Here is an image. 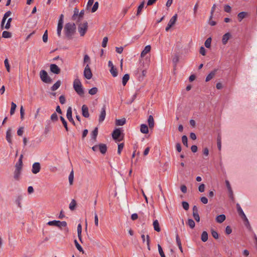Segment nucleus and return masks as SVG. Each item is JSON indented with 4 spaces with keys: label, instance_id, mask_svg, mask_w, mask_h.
Masks as SVG:
<instances>
[{
    "label": "nucleus",
    "instance_id": "obj_1",
    "mask_svg": "<svg viewBox=\"0 0 257 257\" xmlns=\"http://www.w3.org/2000/svg\"><path fill=\"white\" fill-rule=\"evenodd\" d=\"M76 27L74 23H68L64 26V32L68 40H71L76 32Z\"/></svg>",
    "mask_w": 257,
    "mask_h": 257
},
{
    "label": "nucleus",
    "instance_id": "obj_2",
    "mask_svg": "<svg viewBox=\"0 0 257 257\" xmlns=\"http://www.w3.org/2000/svg\"><path fill=\"white\" fill-rule=\"evenodd\" d=\"M73 88L79 96H83L84 95V91L82 84L79 79H76L74 81Z\"/></svg>",
    "mask_w": 257,
    "mask_h": 257
},
{
    "label": "nucleus",
    "instance_id": "obj_3",
    "mask_svg": "<svg viewBox=\"0 0 257 257\" xmlns=\"http://www.w3.org/2000/svg\"><path fill=\"white\" fill-rule=\"evenodd\" d=\"M112 139L116 142H120L123 140L124 135L120 128H115L111 134Z\"/></svg>",
    "mask_w": 257,
    "mask_h": 257
},
{
    "label": "nucleus",
    "instance_id": "obj_4",
    "mask_svg": "<svg viewBox=\"0 0 257 257\" xmlns=\"http://www.w3.org/2000/svg\"><path fill=\"white\" fill-rule=\"evenodd\" d=\"M236 209L237 212L239 214V215L240 216V217L242 219L244 222V225L247 227L250 228L251 227L249 224V222L248 221V219L247 218L246 216H245L244 212L243 211L242 208H241L240 206L238 203L236 204Z\"/></svg>",
    "mask_w": 257,
    "mask_h": 257
},
{
    "label": "nucleus",
    "instance_id": "obj_5",
    "mask_svg": "<svg viewBox=\"0 0 257 257\" xmlns=\"http://www.w3.org/2000/svg\"><path fill=\"white\" fill-rule=\"evenodd\" d=\"M40 77L41 80L44 83H51L52 82V79L48 75L47 71L45 70H42L40 71Z\"/></svg>",
    "mask_w": 257,
    "mask_h": 257
},
{
    "label": "nucleus",
    "instance_id": "obj_6",
    "mask_svg": "<svg viewBox=\"0 0 257 257\" xmlns=\"http://www.w3.org/2000/svg\"><path fill=\"white\" fill-rule=\"evenodd\" d=\"M88 29V23L85 21L83 24H80L78 27V30L81 36H84Z\"/></svg>",
    "mask_w": 257,
    "mask_h": 257
},
{
    "label": "nucleus",
    "instance_id": "obj_7",
    "mask_svg": "<svg viewBox=\"0 0 257 257\" xmlns=\"http://www.w3.org/2000/svg\"><path fill=\"white\" fill-rule=\"evenodd\" d=\"M83 75L84 77L88 80L92 77V73L88 64L86 65L84 68Z\"/></svg>",
    "mask_w": 257,
    "mask_h": 257
},
{
    "label": "nucleus",
    "instance_id": "obj_8",
    "mask_svg": "<svg viewBox=\"0 0 257 257\" xmlns=\"http://www.w3.org/2000/svg\"><path fill=\"white\" fill-rule=\"evenodd\" d=\"M41 170V165L39 162H35L32 165V172L34 174L38 173Z\"/></svg>",
    "mask_w": 257,
    "mask_h": 257
},
{
    "label": "nucleus",
    "instance_id": "obj_9",
    "mask_svg": "<svg viewBox=\"0 0 257 257\" xmlns=\"http://www.w3.org/2000/svg\"><path fill=\"white\" fill-rule=\"evenodd\" d=\"M50 69V71L55 74H59L61 72L60 68L55 64H51Z\"/></svg>",
    "mask_w": 257,
    "mask_h": 257
},
{
    "label": "nucleus",
    "instance_id": "obj_10",
    "mask_svg": "<svg viewBox=\"0 0 257 257\" xmlns=\"http://www.w3.org/2000/svg\"><path fill=\"white\" fill-rule=\"evenodd\" d=\"M72 112L71 107H69L67 110L66 116L68 120L71 122L74 125H75V122L72 118Z\"/></svg>",
    "mask_w": 257,
    "mask_h": 257
},
{
    "label": "nucleus",
    "instance_id": "obj_11",
    "mask_svg": "<svg viewBox=\"0 0 257 257\" xmlns=\"http://www.w3.org/2000/svg\"><path fill=\"white\" fill-rule=\"evenodd\" d=\"M106 106L105 105H104L103 107L101 108V110L100 112V114L99 116V122H102L105 119V115H106Z\"/></svg>",
    "mask_w": 257,
    "mask_h": 257
},
{
    "label": "nucleus",
    "instance_id": "obj_12",
    "mask_svg": "<svg viewBox=\"0 0 257 257\" xmlns=\"http://www.w3.org/2000/svg\"><path fill=\"white\" fill-rule=\"evenodd\" d=\"M193 216L194 219L197 222H199L200 221V216H199V215L198 214V211L197 207L196 205H194L193 207Z\"/></svg>",
    "mask_w": 257,
    "mask_h": 257
},
{
    "label": "nucleus",
    "instance_id": "obj_13",
    "mask_svg": "<svg viewBox=\"0 0 257 257\" xmlns=\"http://www.w3.org/2000/svg\"><path fill=\"white\" fill-rule=\"evenodd\" d=\"M81 109H82V115L84 117H86V118L89 117V113L88 106L86 105H85V104H83L82 106Z\"/></svg>",
    "mask_w": 257,
    "mask_h": 257
},
{
    "label": "nucleus",
    "instance_id": "obj_14",
    "mask_svg": "<svg viewBox=\"0 0 257 257\" xmlns=\"http://www.w3.org/2000/svg\"><path fill=\"white\" fill-rule=\"evenodd\" d=\"M231 35L230 33L228 32L224 34L222 38V43L223 45H226L228 40L231 38Z\"/></svg>",
    "mask_w": 257,
    "mask_h": 257
},
{
    "label": "nucleus",
    "instance_id": "obj_15",
    "mask_svg": "<svg viewBox=\"0 0 257 257\" xmlns=\"http://www.w3.org/2000/svg\"><path fill=\"white\" fill-rule=\"evenodd\" d=\"M218 71V69H214L206 77L205 81L208 82L212 79Z\"/></svg>",
    "mask_w": 257,
    "mask_h": 257
},
{
    "label": "nucleus",
    "instance_id": "obj_16",
    "mask_svg": "<svg viewBox=\"0 0 257 257\" xmlns=\"http://www.w3.org/2000/svg\"><path fill=\"white\" fill-rule=\"evenodd\" d=\"M225 183H226V187H227L228 192H229V196L230 198H231V199H233V191L231 189L229 182L228 180H226Z\"/></svg>",
    "mask_w": 257,
    "mask_h": 257
},
{
    "label": "nucleus",
    "instance_id": "obj_17",
    "mask_svg": "<svg viewBox=\"0 0 257 257\" xmlns=\"http://www.w3.org/2000/svg\"><path fill=\"white\" fill-rule=\"evenodd\" d=\"M107 147L104 144H99L98 145V150L102 154H105L107 151Z\"/></svg>",
    "mask_w": 257,
    "mask_h": 257
},
{
    "label": "nucleus",
    "instance_id": "obj_18",
    "mask_svg": "<svg viewBox=\"0 0 257 257\" xmlns=\"http://www.w3.org/2000/svg\"><path fill=\"white\" fill-rule=\"evenodd\" d=\"M6 140L10 144H12V129L9 128L6 133Z\"/></svg>",
    "mask_w": 257,
    "mask_h": 257
},
{
    "label": "nucleus",
    "instance_id": "obj_19",
    "mask_svg": "<svg viewBox=\"0 0 257 257\" xmlns=\"http://www.w3.org/2000/svg\"><path fill=\"white\" fill-rule=\"evenodd\" d=\"M23 155L21 154L20 156L19 159L18 161V162L16 163L15 165L16 168L18 169H22L23 167Z\"/></svg>",
    "mask_w": 257,
    "mask_h": 257
},
{
    "label": "nucleus",
    "instance_id": "obj_20",
    "mask_svg": "<svg viewBox=\"0 0 257 257\" xmlns=\"http://www.w3.org/2000/svg\"><path fill=\"white\" fill-rule=\"evenodd\" d=\"M148 125L150 129H152L154 126V119L153 116L152 115L149 116L148 119Z\"/></svg>",
    "mask_w": 257,
    "mask_h": 257
},
{
    "label": "nucleus",
    "instance_id": "obj_21",
    "mask_svg": "<svg viewBox=\"0 0 257 257\" xmlns=\"http://www.w3.org/2000/svg\"><path fill=\"white\" fill-rule=\"evenodd\" d=\"M151 49V47L150 45L146 46L141 54V57H144L148 53L150 52Z\"/></svg>",
    "mask_w": 257,
    "mask_h": 257
},
{
    "label": "nucleus",
    "instance_id": "obj_22",
    "mask_svg": "<svg viewBox=\"0 0 257 257\" xmlns=\"http://www.w3.org/2000/svg\"><path fill=\"white\" fill-rule=\"evenodd\" d=\"M247 16V13L245 12H241L238 14L237 19L239 22H241L242 19Z\"/></svg>",
    "mask_w": 257,
    "mask_h": 257
},
{
    "label": "nucleus",
    "instance_id": "obj_23",
    "mask_svg": "<svg viewBox=\"0 0 257 257\" xmlns=\"http://www.w3.org/2000/svg\"><path fill=\"white\" fill-rule=\"evenodd\" d=\"M21 169L16 168L14 171V178L16 180H19L20 178V176L21 173Z\"/></svg>",
    "mask_w": 257,
    "mask_h": 257
},
{
    "label": "nucleus",
    "instance_id": "obj_24",
    "mask_svg": "<svg viewBox=\"0 0 257 257\" xmlns=\"http://www.w3.org/2000/svg\"><path fill=\"white\" fill-rule=\"evenodd\" d=\"M226 219V216L224 214H220L216 216V221L217 222L221 223L223 222Z\"/></svg>",
    "mask_w": 257,
    "mask_h": 257
},
{
    "label": "nucleus",
    "instance_id": "obj_25",
    "mask_svg": "<svg viewBox=\"0 0 257 257\" xmlns=\"http://www.w3.org/2000/svg\"><path fill=\"white\" fill-rule=\"evenodd\" d=\"M98 135V128L96 127L94 130L91 132V139L93 140L94 142L96 140V138Z\"/></svg>",
    "mask_w": 257,
    "mask_h": 257
},
{
    "label": "nucleus",
    "instance_id": "obj_26",
    "mask_svg": "<svg viewBox=\"0 0 257 257\" xmlns=\"http://www.w3.org/2000/svg\"><path fill=\"white\" fill-rule=\"evenodd\" d=\"M140 131L143 134H148L149 133L148 126L146 124L141 125Z\"/></svg>",
    "mask_w": 257,
    "mask_h": 257
},
{
    "label": "nucleus",
    "instance_id": "obj_27",
    "mask_svg": "<svg viewBox=\"0 0 257 257\" xmlns=\"http://www.w3.org/2000/svg\"><path fill=\"white\" fill-rule=\"evenodd\" d=\"M153 226L154 230L157 232H160L161 231V228L159 225V223L158 220H155L153 221Z\"/></svg>",
    "mask_w": 257,
    "mask_h": 257
},
{
    "label": "nucleus",
    "instance_id": "obj_28",
    "mask_svg": "<svg viewBox=\"0 0 257 257\" xmlns=\"http://www.w3.org/2000/svg\"><path fill=\"white\" fill-rule=\"evenodd\" d=\"M177 19V15L175 14L174 16H173L171 19L170 20L168 25H170L171 26L173 27L175 24L176 22Z\"/></svg>",
    "mask_w": 257,
    "mask_h": 257
},
{
    "label": "nucleus",
    "instance_id": "obj_29",
    "mask_svg": "<svg viewBox=\"0 0 257 257\" xmlns=\"http://www.w3.org/2000/svg\"><path fill=\"white\" fill-rule=\"evenodd\" d=\"M61 84L60 80H58L51 87V90L53 91L56 90L59 88Z\"/></svg>",
    "mask_w": 257,
    "mask_h": 257
},
{
    "label": "nucleus",
    "instance_id": "obj_30",
    "mask_svg": "<svg viewBox=\"0 0 257 257\" xmlns=\"http://www.w3.org/2000/svg\"><path fill=\"white\" fill-rule=\"evenodd\" d=\"M208 238V233L206 231H203L201 235V239L203 242H206Z\"/></svg>",
    "mask_w": 257,
    "mask_h": 257
},
{
    "label": "nucleus",
    "instance_id": "obj_31",
    "mask_svg": "<svg viewBox=\"0 0 257 257\" xmlns=\"http://www.w3.org/2000/svg\"><path fill=\"white\" fill-rule=\"evenodd\" d=\"M145 3V2L144 1H143L141 3V4L139 6V7H138L137 12V14H136V15L137 16H139L141 14L142 9L144 7Z\"/></svg>",
    "mask_w": 257,
    "mask_h": 257
},
{
    "label": "nucleus",
    "instance_id": "obj_32",
    "mask_svg": "<svg viewBox=\"0 0 257 257\" xmlns=\"http://www.w3.org/2000/svg\"><path fill=\"white\" fill-rule=\"evenodd\" d=\"M130 79V75L125 74L123 75L122 79V83L123 86H125Z\"/></svg>",
    "mask_w": 257,
    "mask_h": 257
},
{
    "label": "nucleus",
    "instance_id": "obj_33",
    "mask_svg": "<svg viewBox=\"0 0 257 257\" xmlns=\"http://www.w3.org/2000/svg\"><path fill=\"white\" fill-rule=\"evenodd\" d=\"M126 120L125 118H123L121 119H116L115 120V124L116 125H123L125 123Z\"/></svg>",
    "mask_w": 257,
    "mask_h": 257
},
{
    "label": "nucleus",
    "instance_id": "obj_34",
    "mask_svg": "<svg viewBox=\"0 0 257 257\" xmlns=\"http://www.w3.org/2000/svg\"><path fill=\"white\" fill-rule=\"evenodd\" d=\"M176 239L177 244L179 247V249L180 250V251L182 252H183V249H182V247L181 242V240L180 239V237H179L178 234L176 235Z\"/></svg>",
    "mask_w": 257,
    "mask_h": 257
},
{
    "label": "nucleus",
    "instance_id": "obj_35",
    "mask_svg": "<svg viewBox=\"0 0 257 257\" xmlns=\"http://www.w3.org/2000/svg\"><path fill=\"white\" fill-rule=\"evenodd\" d=\"M187 224L189 226V227L191 229H193V228H194L195 227V223L194 221L192 219L189 218L188 219V221L187 222Z\"/></svg>",
    "mask_w": 257,
    "mask_h": 257
},
{
    "label": "nucleus",
    "instance_id": "obj_36",
    "mask_svg": "<svg viewBox=\"0 0 257 257\" xmlns=\"http://www.w3.org/2000/svg\"><path fill=\"white\" fill-rule=\"evenodd\" d=\"M77 205L76 201L74 199H72L69 204V208L71 210H74Z\"/></svg>",
    "mask_w": 257,
    "mask_h": 257
},
{
    "label": "nucleus",
    "instance_id": "obj_37",
    "mask_svg": "<svg viewBox=\"0 0 257 257\" xmlns=\"http://www.w3.org/2000/svg\"><path fill=\"white\" fill-rule=\"evenodd\" d=\"M12 36V33L9 31H5L2 33V37L4 38H10Z\"/></svg>",
    "mask_w": 257,
    "mask_h": 257
},
{
    "label": "nucleus",
    "instance_id": "obj_38",
    "mask_svg": "<svg viewBox=\"0 0 257 257\" xmlns=\"http://www.w3.org/2000/svg\"><path fill=\"white\" fill-rule=\"evenodd\" d=\"M179 57L177 54H175L172 59V62L174 65V67H175L179 62Z\"/></svg>",
    "mask_w": 257,
    "mask_h": 257
},
{
    "label": "nucleus",
    "instance_id": "obj_39",
    "mask_svg": "<svg viewBox=\"0 0 257 257\" xmlns=\"http://www.w3.org/2000/svg\"><path fill=\"white\" fill-rule=\"evenodd\" d=\"M60 118L65 127L66 131L68 132L69 131V128L68 127L67 121H66L65 118L62 116H60Z\"/></svg>",
    "mask_w": 257,
    "mask_h": 257
},
{
    "label": "nucleus",
    "instance_id": "obj_40",
    "mask_svg": "<svg viewBox=\"0 0 257 257\" xmlns=\"http://www.w3.org/2000/svg\"><path fill=\"white\" fill-rule=\"evenodd\" d=\"M47 224L50 226H55L59 227V220L50 221L47 223Z\"/></svg>",
    "mask_w": 257,
    "mask_h": 257
},
{
    "label": "nucleus",
    "instance_id": "obj_41",
    "mask_svg": "<svg viewBox=\"0 0 257 257\" xmlns=\"http://www.w3.org/2000/svg\"><path fill=\"white\" fill-rule=\"evenodd\" d=\"M63 24H58L57 31V35L59 37H61V31L63 29Z\"/></svg>",
    "mask_w": 257,
    "mask_h": 257
},
{
    "label": "nucleus",
    "instance_id": "obj_42",
    "mask_svg": "<svg viewBox=\"0 0 257 257\" xmlns=\"http://www.w3.org/2000/svg\"><path fill=\"white\" fill-rule=\"evenodd\" d=\"M17 107V105L14 102H12L11 103V108L10 110V114L11 115H13L14 114L16 109Z\"/></svg>",
    "mask_w": 257,
    "mask_h": 257
},
{
    "label": "nucleus",
    "instance_id": "obj_43",
    "mask_svg": "<svg viewBox=\"0 0 257 257\" xmlns=\"http://www.w3.org/2000/svg\"><path fill=\"white\" fill-rule=\"evenodd\" d=\"M110 72L113 77H115L117 76L118 73L117 69L115 68L114 67H112V68H110Z\"/></svg>",
    "mask_w": 257,
    "mask_h": 257
},
{
    "label": "nucleus",
    "instance_id": "obj_44",
    "mask_svg": "<svg viewBox=\"0 0 257 257\" xmlns=\"http://www.w3.org/2000/svg\"><path fill=\"white\" fill-rule=\"evenodd\" d=\"M182 143L183 144V145L186 147H188V138H187V137L185 135H184L182 137Z\"/></svg>",
    "mask_w": 257,
    "mask_h": 257
},
{
    "label": "nucleus",
    "instance_id": "obj_45",
    "mask_svg": "<svg viewBox=\"0 0 257 257\" xmlns=\"http://www.w3.org/2000/svg\"><path fill=\"white\" fill-rule=\"evenodd\" d=\"M211 37H209V38H208L205 42V43H204V45L207 48H209L211 46Z\"/></svg>",
    "mask_w": 257,
    "mask_h": 257
},
{
    "label": "nucleus",
    "instance_id": "obj_46",
    "mask_svg": "<svg viewBox=\"0 0 257 257\" xmlns=\"http://www.w3.org/2000/svg\"><path fill=\"white\" fill-rule=\"evenodd\" d=\"M98 6H99L98 2H95L92 8H91V13L95 12L97 10V9L98 8Z\"/></svg>",
    "mask_w": 257,
    "mask_h": 257
},
{
    "label": "nucleus",
    "instance_id": "obj_47",
    "mask_svg": "<svg viewBox=\"0 0 257 257\" xmlns=\"http://www.w3.org/2000/svg\"><path fill=\"white\" fill-rule=\"evenodd\" d=\"M98 91V89L97 87H94L90 89L89 90L88 93L89 94L93 95L97 93Z\"/></svg>",
    "mask_w": 257,
    "mask_h": 257
},
{
    "label": "nucleus",
    "instance_id": "obj_48",
    "mask_svg": "<svg viewBox=\"0 0 257 257\" xmlns=\"http://www.w3.org/2000/svg\"><path fill=\"white\" fill-rule=\"evenodd\" d=\"M74 244L77 249L80 251L83 252V249L81 246L79 244L76 239L74 240Z\"/></svg>",
    "mask_w": 257,
    "mask_h": 257
},
{
    "label": "nucleus",
    "instance_id": "obj_49",
    "mask_svg": "<svg viewBox=\"0 0 257 257\" xmlns=\"http://www.w3.org/2000/svg\"><path fill=\"white\" fill-rule=\"evenodd\" d=\"M158 251L161 257H166L165 254L163 251V248L160 245V244H158Z\"/></svg>",
    "mask_w": 257,
    "mask_h": 257
},
{
    "label": "nucleus",
    "instance_id": "obj_50",
    "mask_svg": "<svg viewBox=\"0 0 257 257\" xmlns=\"http://www.w3.org/2000/svg\"><path fill=\"white\" fill-rule=\"evenodd\" d=\"M78 14H79V10L77 8H75L74 10L73 15L72 17V20H75L76 19V17L77 16L78 17Z\"/></svg>",
    "mask_w": 257,
    "mask_h": 257
},
{
    "label": "nucleus",
    "instance_id": "obj_51",
    "mask_svg": "<svg viewBox=\"0 0 257 257\" xmlns=\"http://www.w3.org/2000/svg\"><path fill=\"white\" fill-rule=\"evenodd\" d=\"M4 63L7 71L9 72L10 71V65L9 64V60L8 58H6L5 60Z\"/></svg>",
    "mask_w": 257,
    "mask_h": 257
},
{
    "label": "nucleus",
    "instance_id": "obj_52",
    "mask_svg": "<svg viewBox=\"0 0 257 257\" xmlns=\"http://www.w3.org/2000/svg\"><path fill=\"white\" fill-rule=\"evenodd\" d=\"M73 178H74V173L73 171L72 170L69 176V181L70 185H72L73 182Z\"/></svg>",
    "mask_w": 257,
    "mask_h": 257
},
{
    "label": "nucleus",
    "instance_id": "obj_53",
    "mask_svg": "<svg viewBox=\"0 0 257 257\" xmlns=\"http://www.w3.org/2000/svg\"><path fill=\"white\" fill-rule=\"evenodd\" d=\"M211 233L212 236L215 239H218V238L219 235H218V232L214 230L213 229H211Z\"/></svg>",
    "mask_w": 257,
    "mask_h": 257
},
{
    "label": "nucleus",
    "instance_id": "obj_54",
    "mask_svg": "<svg viewBox=\"0 0 257 257\" xmlns=\"http://www.w3.org/2000/svg\"><path fill=\"white\" fill-rule=\"evenodd\" d=\"M182 205L183 208L186 211L188 210L189 208V204L186 201H183L182 202Z\"/></svg>",
    "mask_w": 257,
    "mask_h": 257
},
{
    "label": "nucleus",
    "instance_id": "obj_55",
    "mask_svg": "<svg viewBox=\"0 0 257 257\" xmlns=\"http://www.w3.org/2000/svg\"><path fill=\"white\" fill-rule=\"evenodd\" d=\"M123 147H124L123 143H120L118 145V149H117L118 154L120 155L121 154V152L123 149Z\"/></svg>",
    "mask_w": 257,
    "mask_h": 257
},
{
    "label": "nucleus",
    "instance_id": "obj_56",
    "mask_svg": "<svg viewBox=\"0 0 257 257\" xmlns=\"http://www.w3.org/2000/svg\"><path fill=\"white\" fill-rule=\"evenodd\" d=\"M12 21V18H9L8 21H7V22L6 23V25L5 27V29L8 30L11 27V23Z\"/></svg>",
    "mask_w": 257,
    "mask_h": 257
},
{
    "label": "nucleus",
    "instance_id": "obj_57",
    "mask_svg": "<svg viewBox=\"0 0 257 257\" xmlns=\"http://www.w3.org/2000/svg\"><path fill=\"white\" fill-rule=\"evenodd\" d=\"M58 115L56 112L53 113L51 116V119L53 121H56L58 120Z\"/></svg>",
    "mask_w": 257,
    "mask_h": 257
},
{
    "label": "nucleus",
    "instance_id": "obj_58",
    "mask_svg": "<svg viewBox=\"0 0 257 257\" xmlns=\"http://www.w3.org/2000/svg\"><path fill=\"white\" fill-rule=\"evenodd\" d=\"M107 42L108 38L107 37H104L102 42V47L103 48H105L106 47Z\"/></svg>",
    "mask_w": 257,
    "mask_h": 257
},
{
    "label": "nucleus",
    "instance_id": "obj_59",
    "mask_svg": "<svg viewBox=\"0 0 257 257\" xmlns=\"http://www.w3.org/2000/svg\"><path fill=\"white\" fill-rule=\"evenodd\" d=\"M43 41L46 43L48 41V31L46 30L43 35Z\"/></svg>",
    "mask_w": 257,
    "mask_h": 257
},
{
    "label": "nucleus",
    "instance_id": "obj_60",
    "mask_svg": "<svg viewBox=\"0 0 257 257\" xmlns=\"http://www.w3.org/2000/svg\"><path fill=\"white\" fill-rule=\"evenodd\" d=\"M24 114H25V110L23 108V106H21V108H20V116H21V119L22 120L24 119Z\"/></svg>",
    "mask_w": 257,
    "mask_h": 257
},
{
    "label": "nucleus",
    "instance_id": "obj_61",
    "mask_svg": "<svg viewBox=\"0 0 257 257\" xmlns=\"http://www.w3.org/2000/svg\"><path fill=\"white\" fill-rule=\"evenodd\" d=\"M90 59L89 57V56L87 54L85 55L84 56V59H83V63L85 64V63H90Z\"/></svg>",
    "mask_w": 257,
    "mask_h": 257
},
{
    "label": "nucleus",
    "instance_id": "obj_62",
    "mask_svg": "<svg viewBox=\"0 0 257 257\" xmlns=\"http://www.w3.org/2000/svg\"><path fill=\"white\" fill-rule=\"evenodd\" d=\"M224 11L226 13H230L231 11V8L228 5H226L224 7Z\"/></svg>",
    "mask_w": 257,
    "mask_h": 257
},
{
    "label": "nucleus",
    "instance_id": "obj_63",
    "mask_svg": "<svg viewBox=\"0 0 257 257\" xmlns=\"http://www.w3.org/2000/svg\"><path fill=\"white\" fill-rule=\"evenodd\" d=\"M84 10H82L80 11V12L78 14V20L77 22H79L82 19V18L84 16Z\"/></svg>",
    "mask_w": 257,
    "mask_h": 257
},
{
    "label": "nucleus",
    "instance_id": "obj_64",
    "mask_svg": "<svg viewBox=\"0 0 257 257\" xmlns=\"http://www.w3.org/2000/svg\"><path fill=\"white\" fill-rule=\"evenodd\" d=\"M225 233L227 235L230 234L232 232V229L230 226H227L225 228Z\"/></svg>",
    "mask_w": 257,
    "mask_h": 257
}]
</instances>
